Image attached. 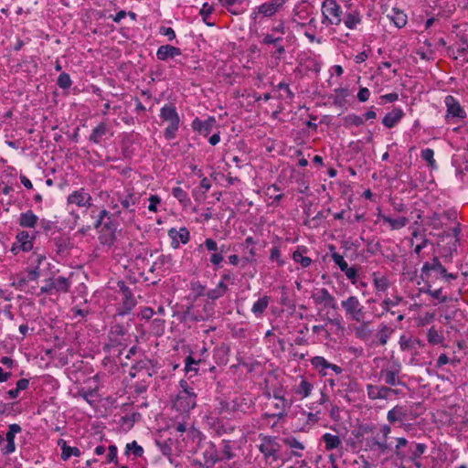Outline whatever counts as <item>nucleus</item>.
I'll use <instances>...</instances> for the list:
<instances>
[{
    "label": "nucleus",
    "mask_w": 468,
    "mask_h": 468,
    "mask_svg": "<svg viewBox=\"0 0 468 468\" xmlns=\"http://www.w3.org/2000/svg\"><path fill=\"white\" fill-rule=\"evenodd\" d=\"M341 307L346 319L352 322H363L367 318V311L356 295H349L341 301Z\"/></svg>",
    "instance_id": "obj_1"
},
{
    "label": "nucleus",
    "mask_w": 468,
    "mask_h": 468,
    "mask_svg": "<svg viewBox=\"0 0 468 468\" xmlns=\"http://www.w3.org/2000/svg\"><path fill=\"white\" fill-rule=\"evenodd\" d=\"M421 278L423 280L429 281L432 278L441 277L445 279L446 282H450L451 280H455L457 278V274L449 273L444 266L441 263L438 257H433L431 262H425L420 270Z\"/></svg>",
    "instance_id": "obj_2"
},
{
    "label": "nucleus",
    "mask_w": 468,
    "mask_h": 468,
    "mask_svg": "<svg viewBox=\"0 0 468 468\" xmlns=\"http://www.w3.org/2000/svg\"><path fill=\"white\" fill-rule=\"evenodd\" d=\"M160 118L169 124L164 132L165 139L172 140L176 138V132L179 128L180 118L176 109L172 104H165L160 110Z\"/></svg>",
    "instance_id": "obj_3"
},
{
    "label": "nucleus",
    "mask_w": 468,
    "mask_h": 468,
    "mask_svg": "<svg viewBox=\"0 0 468 468\" xmlns=\"http://www.w3.org/2000/svg\"><path fill=\"white\" fill-rule=\"evenodd\" d=\"M261 443L258 445L259 451L262 453L267 464L272 465L280 459L279 452L281 445L274 436L260 435Z\"/></svg>",
    "instance_id": "obj_4"
},
{
    "label": "nucleus",
    "mask_w": 468,
    "mask_h": 468,
    "mask_svg": "<svg viewBox=\"0 0 468 468\" xmlns=\"http://www.w3.org/2000/svg\"><path fill=\"white\" fill-rule=\"evenodd\" d=\"M204 434L194 426L187 430L180 437H176V442L180 448L190 453H196L200 448L201 442L204 441Z\"/></svg>",
    "instance_id": "obj_5"
},
{
    "label": "nucleus",
    "mask_w": 468,
    "mask_h": 468,
    "mask_svg": "<svg viewBox=\"0 0 468 468\" xmlns=\"http://www.w3.org/2000/svg\"><path fill=\"white\" fill-rule=\"evenodd\" d=\"M181 390L176 396V407L183 411H189L197 405V395L186 380L180 381Z\"/></svg>",
    "instance_id": "obj_6"
},
{
    "label": "nucleus",
    "mask_w": 468,
    "mask_h": 468,
    "mask_svg": "<svg viewBox=\"0 0 468 468\" xmlns=\"http://www.w3.org/2000/svg\"><path fill=\"white\" fill-rule=\"evenodd\" d=\"M117 287L119 288V293L122 295V299L117 307L116 314L119 316H124L132 312L137 302L133 297L132 290L123 281H119L117 282Z\"/></svg>",
    "instance_id": "obj_7"
},
{
    "label": "nucleus",
    "mask_w": 468,
    "mask_h": 468,
    "mask_svg": "<svg viewBox=\"0 0 468 468\" xmlns=\"http://www.w3.org/2000/svg\"><path fill=\"white\" fill-rule=\"evenodd\" d=\"M70 287V282L68 278L59 276L46 281V284L40 288L41 294H52L55 292L66 293Z\"/></svg>",
    "instance_id": "obj_8"
},
{
    "label": "nucleus",
    "mask_w": 468,
    "mask_h": 468,
    "mask_svg": "<svg viewBox=\"0 0 468 468\" xmlns=\"http://www.w3.org/2000/svg\"><path fill=\"white\" fill-rule=\"evenodd\" d=\"M322 12L331 25L341 23V7L335 0H324L322 5Z\"/></svg>",
    "instance_id": "obj_9"
},
{
    "label": "nucleus",
    "mask_w": 468,
    "mask_h": 468,
    "mask_svg": "<svg viewBox=\"0 0 468 468\" xmlns=\"http://www.w3.org/2000/svg\"><path fill=\"white\" fill-rule=\"evenodd\" d=\"M67 202L69 205L89 208L92 206V197L85 188L81 187L70 193L67 197Z\"/></svg>",
    "instance_id": "obj_10"
},
{
    "label": "nucleus",
    "mask_w": 468,
    "mask_h": 468,
    "mask_svg": "<svg viewBox=\"0 0 468 468\" xmlns=\"http://www.w3.org/2000/svg\"><path fill=\"white\" fill-rule=\"evenodd\" d=\"M118 201L125 210V216L127 217L128 221H132L135 211L134 207L139 202V197L134 193L128 190L127 194L124 196H121L118 193Z\"/></svg>",
    "instance_id": "obj_11"
},
{
    "label": "nucleus",
    "mask_w": 468,
    "mask_h": 468,
    "mask_svg": "<svg viewBox=\"0 0 468 468\" xmlns=\"http://www.w3.org/2000/svg\"><path fill=\"white\" fill-rule=\"evenodd\" d=\"M311 365L324 377L327 376V369L333 370L336 375L343 372L342 367L329 363L324 356H316L311 359Z\"/></svg>",
    "instance_id": "obj_12"
},
{
    "label": "nucleus",
    "mask_w": 468,
    "mask_h": 468,
    "mask_svg": "<svg viewBox=\"0 0 468 468\" xmlns=\"http://www.w3.org/2000/svg\"><path fill=\"white\" fill-rule=\"evenodd\" d=\"M400 373V365H394L387 368H383L379 372V378L385 382V384L394 387L397 385H402L399 378Z\"/></svg>",
    "instance_id": "obj_13"
},
{
    "label": "nucleus",
    "mask_w": 468,
    "mask_h": 468,
    "mask_svg": "<svg viewBox=\"0 0 468 468\" xmlns=\"http://www.w3.org/2000/svg\"><path fill=\"white\" fill-rule=\"evenodd\" d=\"M312 299L316 304H323L324 307L335 310L337 308L335 298L326 288H322L312 294Z\"/></svg>",
    "instance_id": "obj_14"
},
{
    "label": "nucleus",
    "mask_w": 468,
    "mask_h": 468,
    "mask_svg": "<svg viewBox=\"0 0 468 468\" xmlns=\"http://www.w3.org/2000/svg\"><path fill=\"white\" fill-rule=\"evenodd\" d=\"M285 3V0H271L257 7L252 13L253 17L256 18L258 14H261L264 16H273Z\"/></svg>",
    "instance_id": "obj_15"
},
{
    "label": "nucleus",
    "mask_w": 468,
    "mask_h": 468,
    "mask_svg": "<svg viewBox=\"0 0 468 468\" xmlns=\"http://www.w3.org/2000/svg\"><path fill=\"white\" fill-rule=\"evenodd\" d=\"M254 402L250 396H239L235 398L229 403V409L232 411L248 413L253 408Z\"/></svg>",
    "instance_id": "obj_16"
},
{
    "label": "nucleus",
    "mask_w": 468,
    "mask_h": 468,
    "mask_svg": "<svg viewBox=\"0 0 468 468\" xmlns=\"http://www.w3.org/2000/svg\"><path fill=\"white\" fill-rule=\"evenodd\" d=\"M20 425L13 423L9 425L8 431L5 435L6 445L2 449V453L8 455L16 451L15 437L21 431Z\"/></svg>",
    "instance_id": "obj_17"
},
{
    "label": "nucleus",
    "mask_w": 468,
    "mask_h": 468,
    "mask_svg": "<svg viewBox=\"0 0 468 468\" xmlns=\"http://www.w3.org/2000/svg\"><path fill=\"white\" fill-rule=\"evenodd\" d=\"M168 236L172 239L171 246L174 249L179 248V242L186 244L190 239V232L185 227L180 228L178 230L174 228L169 229Z\"/></svg>",
    "instance_id": "obj_18"
},
{
    "label": "nucleus",
    "mask_w": 468,
    "mask_h": 468,
    "mask_svg": "<svg viewBox=\"0 0 468 468\" xmlns=\"http://www.w3.org/2000/svg\"><path fill=\"white\" fill-rule=\"evenodd\" d=\"M367 396L370 399H388L391 395V388L387 386H367Z\"/></svg>",
    "instance_id": "obj_19"
},
{
    "label": "nucleus",
    "mask_w": 468,
    "mask_h": 468,
    "mask_svg": "<svg viewBox=\"0 0 468 468\" xmlns=\"http://www.w3.org/2000/svg\"><path fill=\"white\" fill-rule=\"evenodd\" d=\"M356 325L353 328L356 337L364 342L368 341L373 334V331L369 327L370 321L366 318L363 322H356Z\"/></svg>",
    "instance_id": "obj_20"
},
{
    "label": "nucleus",
    "mask_w": 468,
    "mask_h": 468,
    "mask_svg": "<svg viewBox=\"0 0 468 468\" xmlns=\"http://www.w3.org/2000/svg\"><path fill=\"white\" fill-rule=\"evenodd\" d=\"M289 407L290 403L287 399L277 400V402L273 404L274 410L262 414V419L277 418L281 420L287 415V409Z\"/></svg>",
    "instance_id": "obj_21"
},
{
    "label": "nucleus",
    "mask_w": 468,
    "mask_h": 468,
    "mask_svg": "<svg viewBox=\"0 0 468 468\" xmlns=\"http://www.w3.org/2000/svg\"><path fill=\"white\" fill-rule=\"evenodd\" d=\"M314 389V385L303 377H300L299 383L292 388V391L301 399L308 398Z\"/></svg>",
    "instance_id": "obj_22"
},
{
    "label": "nucleus",
    "mask_w": 468,
    "mask_h": 468,
    "mask_svg": "<svg viewBox=\"0 0 468 468\" xmlns=\"http://www.w3.org/2000/svg\"><path fill=\"white\" fill-rule=\"evenodd\" d=\"M216 120L214 117H210L206 121H200L198 118H196L192 122V128L200 134L207 136L212 132Z\"/></svg>",
    "instance_id": "obj_23"
},
{
    "label": "nucleus",
    "mask_w": 468,
    "mask_h": 468,
    "mask_svg": "<svg viewBox=\"0 0 468 468\" xmlns=\"http://www.w3.org/2000/svg\"><path fill=\"white\" fill-rule=\"evenodd\" d=\"M445 104L447 106V113L452 117L464 118L465 112L461 107L460 103L456 101V99L451 95L445 97Z\"/></svg>",
    "instance_id": "obj_24"
},
{
    "label": "nucleus",
    "mask_w": 468,
    "mask_h": 468,
    "mask_svg": "<svg viewBox=\"0 0 468 468\" xmlns=\"http://www.w3.org/2000/svg\"><path fill=\"white\" fill-rule=\"evenodd\" d=\"M16 244L23 251H29L33 248L32 238L27 231H21L16 235V243L13 245L12 251L16 254Z\"/></svg>",
    "instance_id": "obj_25"
},
{
    "label": "nucleus",
    "mask_w": 468,
    "mask_h": 468,
    "mask_svg": "<svg viewBox=\"0 0 468 468\" xmlns=\"http://www.w3.org/2000/svg\"><path fill=\"white\" fill-rule=\"evenodd\" d=\"M181 49L179 48L171 46V45H164L158 48L156 51V58L159 60L165 61L168 58H174L175 57L181 55Z\"/></svg>",
    "instance_id": "obj_26"
},
{
    "label": "nucleus",
    "mask_w": 468,
    "mask_h": 468,
    "mask_svg": "<svg viewBox=\"0 0 468 468\" xmlns=\"http://www.w3.org/2000/svg\"><path fill=\"white\" fill-rule=\"evenodd\" d=\"M367 446L370 451L377 452L378 454H385L389 449L387 440L378 437L367 439Z\"/></svg>",
    "instance_id": "obj_27"
},
{
    "label": "nucleus",
    "mask_w": 468,
    "mask_h": 468,
    "mask_svg": "<svg viewBox=\"0 0 468 468\" xmlns=\"http://www.w3.org/2000/svg\"><path fill=\"white\" fill-rule=\"evenodd\" d=\"M126 331L122 324H116L111 326L108 337L112 346L122 345V340L125 335Z\"/></svg>",
    "instance_id": "obj_28"
},
{
    "label": "nucleus",
    "mask_w": 468,
    "mask_h": 468,
    "mask_svg": "<svg viewBox=\"0 0 468 468\" xmlns=\"http://www.w3.org/2000/svg\"><path fill=\"white\" fill-rule=\"evenodd\" d=\"M203 458L207 466H213L220 460L217 447L214 442L209 441L203 452Z\"/></svg>",
    "instance_id": "obj_29"
},
{
    "label": "nucleus",
    "mask_w": 468,
    "mask_h": 468,
    "mask_svg": "<svg viewBox=\"0 0 468 468\" xmlns=\"http://www.w3.org/2000/svg\"><path fill=\"white\" fill-rule=\"evenodd\" d=\"M404 113L403 111L399 108H394L391 112H388L383 120L382 123L387 128H392L394 127L403 117Z\"/></svg>",
    "instance_id": "obj_30"
},
{
    "label": "nucleus",
    "mask_w": 468,
    "mask_h": 468,
    "mask_svg": "<svg viewBox=\"0 0 468 468\" xmlns=\"http://www.w3.org/2000/svg\"><path fill=\"white\" fill-rule=\"evenodd\" d=\"M283 443L292 449V455L295 457H302V452L305 449L304 445L299 441L295 437L290 436L282 439Z\"/></svg>",
    "instance_id": "obj_31"
},
{
    "label": "nucleus",
    "mask_w": 468,
    "mask_h": 468,
    "mask_svg": "<svg viewBox=\"0 0 468 468\" xmlns=\"http://www.w3.org/2000/svg\"><path fill=\"white\" fill-rule=\"evenodd\" d=\"M387 17L399 28L403 27L407 24V15L397 8H392L387 15Z\"/></svg>",
    "instance_id": "obj_32"
},
{
    "label": "nucleus",
    "mask_w": 468,
    "mask_h": 468,
    "mask_svg": "<svg viewBox=\"0 0 468 468\" xmlns=\"http://www.w3.org/2000/svg\"><path fill=\"white\" fill-rule=\"evenodd\" d=\"M38 221V218L37 215L33 213L32 210H27L23 212L19 216L18 224L22 228H35Z\"/></svg>",
    "instance_id": "obj_33"
},
{
    "label": "nucleus",
    "mask_w": 468,
    "mask_h": 468,
    "mask_svg": "<svg viewBox=\"0 0 468 468\" xmlns=\"http://www.w3.org/2000/svg\"><path fill=\"white\" fill-rule=\"evenodd\" d=\"M379 218L384 223L388 224L389 228L392 230L400 229L404 228L409 222V219L405 217L392 218L389 216L379 215Z\"/></svg>",
    "instance_id": "obj_34"
},
{
    "label": "nucleus",
    "mask_w": 468,
    "mask_h": 468,
    "mask_svg": "<svg viewBox=\"0 0 468 468\" xmlns=\"http://www.w3.org/2000/svg\"><path fill=\"white\" fill-rule=\"evenodd\" d=\"M108 127L105 122H100L89 136L90 142L93 144H100L102 138L107 134Z\"/></svg>",
    "instance_id": "obj_35"
},
{
    "label": "nucleus",
    "mask_w": 468,
    "mask_h": 468,
    "mask_svg": "<svg viewBox=\"0 0 468 468\" xmlns=\"http://www.w3.org/2000/svg\"><path fill=\"white\" fill-rule=\"evenodd\" d=\"M372 280L375 289L378 292H386L390 283L386 275H380L378 272L372 273Z\"/></svg>",
    "instance_id": "obj_36"
},
{
    "label": "nucleus",
    "mask_w": 468,
    "mask_h": 468,
    "mask_svg": "<svg viewBox=\"0 0 468 468\" xmlns=\"http://www.w3.org/2000/svg\"><path fill=\"white\" fill-rule=\"evenodd\" d=\"M270 302L271 298L269 296L264 295L263 297H261L253 303L251 312L255 314V316L261 317L267 309Z\"/></svg>",
    "instance_id": "obj_37"
},
{
    "label": "nucleus",
    "mask_w": 468,
    "mask_h": 468,
    "mask_svg": "<svg viewBox=\"0 0 468 468\" xmlns=\"http://www.w3.org/2000/svg\"><path fill=\"white\" fill-rule=\"evenodd\" d=\"M322 440L324 442V447L326 451H332L337 449L341 446L342 441L337 435H334L332 433H324L322 436Z\"/></svg>",
    "instance_id": "obj_38"
},
{
    "label": "nucleus",
    "mask_w": 468,
    "mask_h": 468,
    "mask_svg": "<svg viewBox=\"0 0 468 468\" xmlns=\"http://www.w3.org/2000/svg\"><path fill=\"white\" fill-rule=\"evenodd\" d=\"M306 250L305 247H298L292 253V260L295 262L300 263L303 268L309 267L313 261L310 257L303 255Z\"/></svg>",
    "instance_id": "obj_39"
},
{
    "label": "nucleus",
    "mask_w": 468,
    "mask_h": 468,
    "mask_svg": "<svg viewBox=\"0 0 468 468\" xmlns=\"http://www.w3.org/2000/svg\"><path fill=\"white\" fill-rule=\"evenodd\" d=\"M360 23L361 16L357 11L348 13L344 19L345 26L349 29H355Z\"/></svg>",
    "instance_id": "obj_40"
},
{
    "label": "nucleus",
    "mask_w": 468,
    "mask_h": 468,
    "mask_svg": "<svg viewBox=\"0 0 468 468\" xmlns=\"http://www.w3.org/2000/svg\"><path fill=\"white\" fill-rule=\"evenodd\" d=\"M406 417L405 410L399 406L394 407L390 410H388L387 418L388 420L391 423H394L396 421H402L404 418Z\"/></svg>",
    "instance_id": "obj_41"
},
{
    "label": "nucleus",
    "mask_w": 468,
    "mask_h": 468,
    "mask_svg": "<svg viewBox=\"0 0 468 468\" xmlns=\"http://www.w3.org/2000/svg\"><path fill=\"white\" fill-rule=\"evenodd\" d=\"M228 291V285L224 282L218 283L217 287L207 292V296L211 300L222 297Z\"/></svg>",
    "instance_id": "obj_42"
},
{
    "label": "nucleus",
    "mask_w": 468,
    "mask_h": 468,
    "mask_svg": "<svg viewBox=\"0 0 468 468\" xmlns=\"http://www.w3.org/2000/svg\"><path fill=\"white\" fill-rule=\"evenodd\" d=\"M403 301V298L401 296H395L393 299L386 298L381 303V308H382V314L384 313H390L391 314H394L395 312L390 310V307L397 306Z\"/></svg>",
    "instance_id": "obj_43"
},
{
    "label": "nucleus",
    "mask_w": 468,
    "mask_h": 468,
    "mask_svg": "<svg viewBox=\"0 0 468 468\" xmlns=\"http://www.w3.org/2000/svg\"><path fill=\"white\" fill-rule=\"evenodd\" d=\"M144 451L142 446H140L136 441H133L129 442L125 446V454L133 455L134 458L142 457Z\"/></svg>",
    "instance_id": "obj_44"
},
{
    "label": "nucleus",
    "mask_w": 468,
    "mask_h": 468,
    "mask_svg": "<svg viewBox=\"0 0 468 468\" xmlns=\"http://www.w3.org/2000/svg\"><path fill=\"white\" fill-rule=\"evenodd\" d=\"M172 195L175 198H176L184 207H186L190 204V198L188 197L187 193L181 187L176 186L172 189Z\"/></svg>",
    "instance_id": "obj_45"
},
{
    "label": "nucleus",
    "mask_w": 468,
    "mask_h": 468,
    "mask_svg": "<svg viewBox=\"0 0 468 468\" xmlns=\"http://www.w3.org/2000/svg\"><path fill=\"white\" fill-rule=\"evenodd\" d=\"M427 339L431 345H440L444 341L443 335L439 333L433 326L428 330Z\"/></svg>",
    "instance_id": "obj_46"
},
{
    "label": "nucleus",
    "mask_w": 468,
    "mask_h": 468,
    "mask_svg": "<svg viewBox=\"0 0 468 468\" xmlns=\"http://www.w3.org/2000/svg\"><path fill=\"white\" fill-rule=\"evenodd\" d=\"M194 425L186 421H176L172 424L171 429L176 433V437L182 436L184 433L187 431V430L191 429Z\"/></svg>",
    "instance_id": "obj_47"
},
{
    "label": "nucleus",
    "mask_w": 468,
    "mask_h": 468,
    "mask_svg": "<svg viewBox=\"0 0 468 468\" xmlns=\"http://www.w3.org/2000/svg\"><path fill=\"white\" fill-rule=\"evenodd\" d=\"M344 125L346 127H358L361 126L364 123V119L361 116H358L356 114H347L344 117Z\"/></svg>",
    "instance_id": "obj_48"
},
{
    "label": "nucleus",
    "mask_w": 468,
    "mask_h": 468,
    "mask_svg": "<svg viewBox=\"0 0 468 468\" xmlns=\"http://www.w3.org/2000/svg\"><path fill=\"white\" fill-rule=\"evenodd\" d=\"M201 358L196 359L192 356H188L186 358L185 370L186 373L193 372L194 375L197 374L198 368L197 366L200 363Z\"/></svg>",
    "instance_id": "obj_49"
},
{
    "label": "nucleus",
    "mask_w": 468,
    "mask_h": 468,
    "mask_svg": "<svg viewBox=\"0 0 468 468\" xmlns=\"http://www.w3.org/2000/svg\"><path fill=\"white\" fill-rule=\"evenodd\" d=\"M427 446L424 443H416L414 448H410V460L411 462H415L418 458H420L426 451Z\"/></svg>",
    "instance_id": "obj_50"
},
{
    "label": "nucleus",
    "mask_w": 468,
    "mask_h": 468,
    "mask_svg": "<svg viewBox=\"0 0 468 468\" xmlns=\"http://www.w3.org/2000/svg\"><path fill=\"white\" fill-rule=\"evenodd\" d=\"M80 451L77 447H70L67 446L66 443H64L62 447V452H61V458L63 460H68L71 456H80Z\"/></svg>",
    "instance_id": "obj_51"
},
{
    "label": "nucleus",
    "mask_w": 468,
    "mask_h": 468,
    "mask_svg": "<svg viewBox=\"0 0 468 468\" xmlns=\"http://www.w3.org/2000/svg\"><path fill=\"white\" fill-rule=\"evenodd\" d=\"M278 90H282L285 92V97L282 94L279 96L282 99L287 100L288 101H292L294 98V92L290 89V86L286 82H280L277 85Z\"/></svg>",
    "instance_id": "obj_52"
},
{
    "label": "nucleus",
    "mask_w": 468,
    "mask_h": 468,
    "mask_svg": "<svg viewBox=\"0 0 468 468\" xmlns=\"http://www.w3.org/2000/svg\"><path fill=\"white\" fill-rule=\"evenodd\" d=\"M57 84L61 89H68L71 86L72 81L68 73L62 72L59 74L57 80Z\"/></svg>",
    "instance_id": "obj_53"
},
{
    "label": "nucleus",
    "mask_w": 468,
    "mask_h": 468,
    "mask_svg": "<svg viewBox=\"0 0 468 468\" xmlns=\"http://www.w3.org/2000/svg\"><path fill=\"white\" fill-rule=\"evenodd\" d=\"M420 156L421 158L426 161L429 165L431 167H434L435 166V160L433 158L434 156V152L432 149L431 148H426V149H423L420 153Z\"/></svg>",
    "instance_id": "obj_54"
},
{
    "label": "nucleus",
    "mask_w": 468,
    "mask_h": 468,
    "mask_svg": "<svg viewBox=\"0 0 468 468\" xmlns=\"http://www.w3.org/2000/svg\"><path fill=\"white\" fill-rule=\"evenodd\" d=\"M426 292L428 294H430L432 298L439 300L440 303H446L448 301V297L445 295H442L441 288L436 289V290H431V286L428 285V289H427Z\"/></svg>",
    "instance_id": "obj_55"
},
{
    "label": "nucleus",
    "mask_w": 468,
    "mask_h": 468,
    "mask_svg": "<svg viewBox=\"0 0 468 468\" xmlns=\"http://www.w3.org/2000/svg\"><path fill=\"white\" fill-rule=\"evenodd\" d=\"M390 335V330L386 324H382L380 330L378 333V338L380 345L385 346Z\"/></svg>",
    "instance_id": "obj_56"
},
{
    "label": "nucleus",
    "mask_w": 468,
    "mask_h": 468,
    "mask_svg": "<svg viewBox=\"0 0 468 468\" xmlns=\"http://www.w3.org/2000/svg\"><path fill=\"white\" fill-rule=\"evenodd\" d=\"M331 257L335 264H336L342 271H344L348 267V263L339 253L333 252Z\"/></svg>",
    "instance_id": "obj_57"
},
{
    "label": "nucleus",
    "mask_w": 468,
    "mask_h": 468,
    "mask_svg": "<svg viewBox=\"0 0 468 468\" xmlns=\"http://www.w3.org/2000/svg\"><path fill=\"white\" fill-rule=\"evenodd\" d=\"M270 260L271 261H276L279 266H282L284 264V261L282 259L281 250L278 247H273L271 250Z\"/></svg>",
    "instance_id": "obj_58"
},
{
    "label": "nucleus",
    "mask_w": 468,
    "mask_h": 468,
    "mask_svg": "<svg viewBox=\"0 0 468 468\" xmlns=\"http://www.w3.org/2000/svg\"><path fill=\"white\" fill-rule=\"evenodd\" d=\"M407 444H408L407 439L402 438V437L397 439V445H396V449H395V454L400 460L405 458V454L399 449H400V447H404Z\"/></svg>",
    "instance_id": "obj_59"
},
{
    "label": "nucleus",
    "mask_w": 468,
    "mask_h": 468,
    "mask_svg": "<svg viewBox=\"0 0 468 468\" xmlns=\"http://www.w3.org/2000/svg\"><path fill=\"white\" fill-rule=\"evenodd\" d=\"M116 462H117V447L115 445H110L104 463L108 464V463H116Z\"/></svg>",
    "instance_id": "obj_60"
},
{
    "label": "nucleus",
    "mask_w": 468,
    "mask_h": 468,
    "mask_svg": "<svg viewBox=\"0 0 468 468\" xmlns=\"http://www.w3.org/2000/svg\"><path fill=\"white\" fill-rule=\"evenodd\" d=\"M343 272L345 273L346 278L351 281L352 284H356L357 277L356 268L348 266Z\"/></svg>",
    "instance_id": "obj_61"
},
{
    "label": "nucleus",
    "mask_w": 468,
    "mask_h": 468,
    "mask_svg": "<svg viewBox=\"0 0 468 468\" xmlns=\"http://www.w3.org/2000/svg\"><path fill=\"white\" fill-rule=\"evenodd\" d=\"M148 209L152 212H157V206L161 203V198L157 195H151L149 197Z\"/></svg>",
    "instance_id": "obj_62"
},
{
    "label": "nucleus",
    "mask_w": 468,
    "mask_h": 468,
    "mask_svg": "<svg viewBox=\"0 0 468 468\" xmlns=\"http://www.w3.org/2000/svg\"><path fill=\"white\" fill-rule=\"evenodd\" d=\"M191 290L197 296H201L205 294L206 287L199 282H191Z\"/></svg>",
    "instance_id": "obj_63"
},
{
    "label": "nucleus",
    "mask_w": 468,
    "mask_h": 468,
    "mask_svg": "<svg viewBox=\"0 0 468 468\" xmlns=\"http://www.w3.org/2000/svg\"><path fill=\"white\" fill-rule=\"evenodd\" d=\"M161 35L167 37L168 40L172 41L176 38V32L172 27H161L159 29Z\"/></svg>",
    "instance_id": "obj_64"
}]
</instances>
